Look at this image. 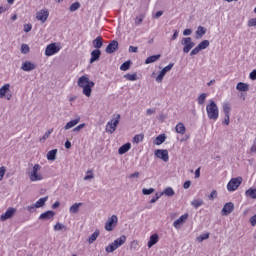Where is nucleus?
Listing matches in <instances>:
<instances>
[{
	"label": "nucleus",
	"instance_id": "obj_1",
	"mask_svg": "<svg viewBox=\"0 0 256 256\" xmlns=\"http://www.w3.org/2000/svg\"><path fill=\"white\" fill-rule=\"evenodd\" d=\"M77 85L80 89H83L82 93L85 97H91L93 87H95V82L91 81L87 75L81 76L77 81Z\"/></svg>",
	"mask_w": 256,
	"mask_h": 256
},
{
	"label": "nucleus",
	"instance_id": "obj_2",
	"mask_svg": "<svg viewBox=\"0 0 256 256\" xmlns=\"http://www.w3.org/2000/svg\"><path fill=\"white\" fill-rule=\"evenodd\" d=\"M206 113L211 121L219 119V106H217L214 100H210V103L206 106Z\"/></svg>",
	"mask_w": 256,
	"mask_h": 256
},
{
	"label": "nucleus",
	"instance_id": "obj_3",
	"mask_svg": "<svg viewBox=\"0 0 256 256\" xmlns=\"http://www.w3.org/2000/svg\"><path fill=\"white\" fill-rule=\"evenodd\" d=\"M41 171V165L35 164L32 168L31 173L29 174V179L32 182L35 181H43V176L41 174H38L37 172Z\"/></svg>",
	"mask_w": 256,
	"mask_h": 256
},
{
	"label": "nucleus",
	"instance_id": "obj_4",
	"mask_svg": "<svg viewBox=\"0 0 256 256\" xmlns=\"http://www.w3.org/2000/svg\"><path fill=\"white\" fill-rule=\"evenodd\" d=\"M121 119V114H117L114 120H111L106 125V132L113 134L117 129V125H119V121Z\"/></svg>",
	"mask_w": 256,
	"mask_h": 256
},
{
	"label": "nucleus",
	"instance_id": "obj_5",
	"mask_svg": "<svg viewBox=\"0 0 256 256\" xmlns=\"http://www.w3.org/2000/svg\"><path fill=\"white\" fill-rule=\"evenodd\" d=\"M241 183H243V178L242 177H236V178H232L228 184H227V189L228 191H237V189H239Z\"/></svg>",
	"mask_w": 256,
	"mask_h": 256
},
{
	"label": "nucleus",
	"instance_id": "obj_6",
	"mask_svg": "<svg viewBox=\"0 0 256 256\" xmlns=\"http://www.w3.org/2000/svg\"><path fill=\"white\" fill-rule=\"evenodd\" d=\"M209 45H211L209 40H203L194 49H192V51L190 52V57L199 55V52L207 49V47H209Z\"/></svg>",
	"mask_w": 256,
	"mask_h": 256
},
{
	"label": "nucleus",
	"instance_id": "obj_7",
	"mask_svg": "<svg viewBox=\"0 0 256 256\" xmlns=\"http://www.w3.org/2000/svg\"><path fill=\"white\" fill-rule=\"evenodd\" d=\"M181 45H183V53H189L193 47H195V42L191 37L182 38Z\"/></svg>",
	"mask_w": 256,
	"mask_h": 256
},
{
	"label": "nucleus",
	"instance_id": "obj_8",
	"mask_svg": "<svg viewBox=\"0 0 256 256\" xmlns=\"http://www.w3.org/2000/svg\"><path fill=\"white\" fill-rule=\"evenodd\" d=\"M117 223H119V218L117 215H112L105 223L106 231H113L117 227Z\"/></svg>",
	"mask_w": 256,
	"mask_h": 256
},
{
	"label": "nucleus",
	"instance_id": "obj_9",
	"mask_svg": "<svg viewBox=\"0 0 256 256\" xmlns=\"http://www.w3.org/2000/svg\"><path fill=\"white\" fill-rule=\"evenodd\" d=\"M174 65H175L174 63H170L166 67H164L160 71L159 75L156 77V82L161 83L163 81V78L165 77V75H167V73H169V71H171L173 69Z\"/></svg>",
	"mask_w": 256,
	"mask_h": 256
},
{
	"label": "nucleus",
	"instance_id": "obj_10",
	"mask_svg": "<svg viewBox=\"0 0 256 256\" xmlns=\"http://www.w3.org/2000/svg\"><path fill=\"white\" fill-rule=\"evenodd\" d=\"M56 53H59V47H57V44L52 43L46 47V50H45L46 57H51L52 55H55Z\"/></svg>",
	"mask_w": 256,
	"mask_h": 256
},
{
	"label": "nucleus",
	"instance_id": "obj_11",
	"mask_svg": "<svg viewBox=\"0 0 256 256\" xmlns=\"http://www.w3.org/2000/svg\"><path fill=\"white\" fill-rule=\"evenodd\" d=\"M155 156L158 159H162V161H164V163H167V161H169V151L167 150H155Z\"/></svg>",
	"mask_w": 256,
	"mask_h": 256
},
{
	"label": "nucleus",
	"instance_id": "obj_12",
	"mask_svg": "<svg viewBox=\"0 0 256 256\" xmlns=\"http://www.w3.org/2000/svg\"><path fill=\"white\" fill-rule=\"evenodd\" d=\"M36 19L38 21H41V23H45V21H47V19H49V10L42 9L39 12H37Z\"/></svg>",
	"mask_w": 256,
	"mask_h": 256
},
{
	"label": "nucleus",
	"instance_id": "obj_13",
	"mask_svg": "<svg viewBox=\"0 0 256 256\" xmlns=\"http://www.w3.org/2000/svg\"><path fill=\"white\" fill-rule=\"evenodd\" d=\"M119 49V42L117 40H112L108 46L106 47L105 51L108 55L115 53Z\"/></svg>",
	"mask_w": 256,
	"mask_h": 256
},
{
	"label": "nucleus",
	"instance_id": "obj_14",
	"mask_svg": "<svg viewBox=\"0 0 256 256\" xmlns=\"http://www.w3.org/2000/svg\"><path fill=\"white\" fill-rule=\"evenodd\" d=\"M235 211V204L233 202H227L222 208V215H231V212Z\"/></svg>",
	"mask_w": 256,
	"mask_h": 256
},
{
	"label": "nucleus",
	"instance_id": "obj_15",
	"mask_svg": "<svg viewBox=\"0 0 256 256\" xmlns=\"http://www.w3.org/2000/svg\"><path fill=\"white\" fill-rule=\"evenodd\" d=\"M187 219H189V214L188 213L183 214L173 222V227H175V229H180L181 225H183V223H185Z\"/></svg>",
	"mask_w": 256,
	"mask_h": 256
},
{
	"label": "nucleus",
	"instance_id": "obj_16",
	"mask_svg": "<svg viewBox=\"0 0 256 256\" xmlns=\"http://www.w3.org/2000/svg\"><path fill=\"white\" fill-rule=\"evenodd\" d=\"M16 211L17 210L15 208H8L6 212L0 216V220L7 221V219H11V217L15 215Z\"/></svg>",
	"mask_w": 256,
	"mask_h": 256
},
{
	"label": "nucleus",
	"instance_id": "obj_17",
	"mask_svg": "<svg viewBox=\"0 0 256 256\" xmlns=\"http://www.w3.org/2000/svg\"><path fill=\"white\" fill-rule=\"evenodd\" d=\"M55 217V212L53 210H48L44 213H42L39 216L40 221H49L50 219H53Z\"/></svg>",
	"mask_w": 256,
	"mask_h": 256
},
{
	"label": "nucleus",
	"instance_id": "obj_18",
	"mask_svg": "<svg viewBox=\"0 0 256 256\" xmlns=\"http://www.w3.org/2000/svg\"><path fill=\"white\" fill-rule=\"evenodd\" d=\"M21 69L22 71L29 72L37 69V65L33 64L31 61H26L22 64Z\"/></svg>",
	"mask_w": 256,
	"mask_h": 256
},
{
	"label": "nucleus",
	"instance_id": "obj_19",
	"mask_svg": "<svg viewBox=\"0 0 256 256\" xmlns=\"http://www.w3.org/2000/svg\"><path fill=\"white\" fill-rule=\"evenodd\" d=\"M101 58V50L95 49L91 52L90 63H95V61H99Z\"/></svg>",
	"mask_w": 256,
	"mask_h": 256
},
{
	"label": "nucleus",
	"instance_id": "obj_20",
	"mask_svg": "<svg viewBox=\"0 0 256 256\" xmlns=\"http://www.w3.org/2000/svg\"><path fill=\"white\" fill-rule=\"evenodd\" d=\"M127 241V236L122 235L118 239L114 240L113 243L116 247V249H119L122 245H125V242Z\"/></svg>",
	"mask_w": 256,
	"mask_h": 256
},
{
	"label": "nucleus",
	"instance_id": "obj_21",
	"mask_svg": "<svg viewBox=\"0 0 256 256\" xmlns=\"http://www.w3.org/2000/svg\"><path fill=\"white\" fill-rule=\"evenodd\" d=\"M159 242V234H153L150 236V240L148 241V248L151 249L153 245H157Z\"/></svg>",
	"mask_w": 256,
	"mask_h": 256
},
{
	"label": "nucleus",
	"instance_id": "obj_22",
	"mask_svg": "<svg viewBox=\"0 0 256 256\" xmlns=\"http://www.w3.org/2000/svg\"><path fill=\"white\" fill-rule=\"evenodd\" d=\"M81 121V118L78 117L74 120L69 121L65 126L64 129L65 131L69 130V129H73V127H75V125H78V123Z\"/></svg>",
	"mask_w": 256,
	"mask_h": 256
},
{
	"label": "nucleus",
	"instance_id": "obj_23",
	"mask_svg": "<svg viewBox=\"0 0 256 256\" xmlns=\"http://www.w3.org/2000/svg\"><path fill=\"white\" fill-rule=\"evenodd\" d=\"M92 45L95 49H101L103 47V38L101 36L96 37L93 40Z\"/></svg>",
	"mask_w": 256,
	"mask_h": 256
},
{
	"label": "nucleus",
	"instance_id": "obj_24",
	"mask_svg": "<svg viewBox=\"0 0 256 256\" xmlns=\"http://www.w3.org/2000/svg\"><path fill=\"white\" fill-rule=\"evenodd\" d=\"M207 33V28L203 26H198L196 30V39H202V37Z\"/></svg>",
	"mask_w": 256,
	"mask_h": 256
},
{
	"label": "nucleus",
	"instance_id": "obj_25",
	"mask_svg": "<svg viewBox=\"0 0 256 256\" xmlns=\"http://www.w3.org/2000/svg\"><path fill=\"white\" fill-rule=\"evenodd\" d=\"M175 131L180 135H185V131H187V128H185V124H183L182 122H179L175 127Z\"/></svg>",
	"mask_w": 256,
	"mask_h": 256
},
{
	"label": "nucleus",
	"instance_id": "obj_26",
	"mask_svg": "<svg viewBox=\"0 0 256 256\" xmlns=\"http://www.w3.org/2000/svg\"><path fill=\"white\" fill-rule=\"evenodd\" d=\"M129 149H131V143L128 142V143L122 145L118 149V153H119V155H125V153H127V151H129Z\"/></svg>",
	"mask_w": 256,
	"mask_h": 256
},
{
	"label": "nucleus",
	"instance_id": "obj_27",
	"mask_svg": "<svg viewBox=\"0 0 256 256\" xmlns=\"http://www.w3.org/2000/svg\"><path fill=\"white\" fill-rule=\"evenodd\" d=\"M159 59H161V54L152 55L145 60V64L149 65L151 63H155V61H159Z\"/></svg>",
	"mask_w": 256,
	"mask_h": 256
},
{
	"label": "nucleus",
	"instance_id": "obj_28",
	"mask_svg": "<svg viewBox=\"0 0 256 256\" xmlns=\"http://www.w3.org/2000/svg\"><path fill=\"white\" fill-rule=\"evenodd\" d=\"M49 197L48 196H45L43 198H40L38 201H36V203L34 204L35 207L37 209L41 208V207H45V203H47Z\"/></svg>",
	"mask_w": 256,
	"mask_h": 256
},
{
	"label": "nucleus",
	"instance_id": "obj_29",
	"mask_svg": "<svg viewBox=\"0 0 256 256\" xmlns=\"http://www.w3.org/2000/svg\"><path fill=\"white\" fill-rule=\"evenodd\" d=\"M100 231L99 229H96L94 231V233L88 238V243L91 245L92 243H95V241H97V238L99 237L100 235Z\"/></svg>",
	"mask_w": 256,
	"mask_h": 256
},
{
	"label": "nucleus",
	"instance_id": "obj_30",
	"mask_svg": "<svg viewBox=\"0 0 256 256\" xmlns=\"http://www.w3.org/2000/svg\"><path fill=\"white\" fill-rule=\"evenodd\" d=\"M47 159L48 161H55L57 159V149L50 150L47 153Z\"/></svg>",
	"mask_w": 256,
	"mask_h": 256
},
{
	"label": "nucleus",
	"instance_id": "obj_31",
	"mask_svg": "<svg viewBox=\"0 0 256 256\" xmlns=\"http://www.w3.org/2000/svg\"><path fill=\"white\" fill-rule=\"evenodd\" d=\"M246 197H250V199H256V188H249L245 192Z\"/></svg>",
	"mask_w": 256,
	"mask_h": 256
},
{
	"label": "nucleus",
	"instance_id": "obj_32",
	"mask_svg": "<svg viewBox=\"0 0 256 256\" xmlns=\"http://www.w3.org/2000/svg\"><path fill=\"white\" fill-rule=\"evenodd\" d=\"M236 89L237 91H249V85L246 84V83H243V82H239L237 85H236Z\"/></svg>",
	"mask_w": 256,
	"mask_h": 256
},
{
	"label": "nucleus",
	"instance_id": "obj_33",
	"mask_svg": "<svg viewBox=\"0 0 256 256\" xmlns=\"http://www.w3.org/2000/svg\"><path fill=\"white\" fill-rule=\"evenodd\" d=\"M11 87L10 84H5L0 88V99H3L7 91H9V88Z\"/></svg>",
	"mask_w": 256,
	"mask_h": 256
},
{
	"label": "nucleus",
	"instance_id": "obj_34",
	"mask_svg": "<svg viewBox=\"0 0 256 256\" xmlns=\"http://www.w3.org/2000/svg\"><path fill=\"white\" fill-rule=\"evenodd\" d=\"M81 205H83V203H74L69 209L70 213H79V207H81Z\"/></svg>",
	"mask_w": 256,
	"mask_h": 256
},
{
	"label": "nucleus",
	"instance_id": "obj_35",
	"mask_svg": "<svg viewBox=\"0 0 256 256\" xmlns=\"http://www.w3.org/2000/svg\"><path fill=\"white\" fill-rule=\"evenodd\" d=\"M165 139H167L165 134H160L159 136L156 137L155 145H162V143H165Z\"/></svg>",
	"mask_w": 256,
	"mask_h": 256
},
{
	"label": "nucleus",
	"instance_id": "obj_36",
	"mask_svg": "<svg viewBox=\"0 0 256 256\" xmlns=\"http://www.w3.org/2000/svg\"><path fill=\"white\" fill-rule=\"evenodd\" d=\"M203 200L202 199H194L191 201V205L192 207H194V209H199V207H201V205H203Z\"/></svg>",
	"mask_w": 256,
	"mask_h": 256
},
{
	"label": "nucleus",
	"instance_id": "obj_37",
	"mask_svg": "<svg viewBox=\"0 0 256 256\" xmlns=\"http://www.w3.org/2000/svg\"><path fill=\"white\" fill-rule=\"evenodd\" d=\"M209 232L204 233V234H200L198 237H196V241L198 243H203V241H206V239H209Z\"/></svg>",
	"mask_w": 256,
	"mask_h": 256
},
{
	"label": "nucleus",
	"instance_id": "obj_38",
	"mask_svg": "<svg viewBox=\"0 0 256 256\" xmlns=\"http://www.w3.org/2000/svg\"><path fill=\"white\" fill-rule=\"evenodd\" d=\"M129 69H131V60H128V61L124 62L120 66V71H129Z\"/></svg>",
	"mask_w": 256,
	"mask_h": 256
},
{
	"label": "nucleus",
	"instance_id": "obj_39",
	"mask_svg": "<svg viewBox=\"0 0 256 256\" xmlns=\"http://www.w3.org/2000/svg\"><path fill=\"white\" fill-rule=\"evenodd\" d=\"M162 193L163 195H166V197H173V195H175V190L171 187H167Z\"/></svg>",
	"mask_w": 256,
	"mask_h": 256
},
{
	"label": "nucleus",
	"instance_id": "obj_40",
	"mask_svg": "<svg viewBox=\"0 0 256 256\" xmlns=\"http://www.w3.org/2000/svg\"><path fill=\"white\" fill-rule=\"evenodd\" d=\"M51 133H53V129H50L47 132H45L43 137L40 138V143H45V141H47V139H49V137L51 136Z\"/></svg>",
	"mask_w": 256,
	"mask_h": 256
},
{
	"label": "nucleus",
	"instance_id": "obj_41",
	"mask_svg": "<svg viewBox=\"0 0 256 256\" xmlns=\"http://www.w3.org/2000/svg\"><path fill=\"white\" fill-rule=\"evenodd\" d=\"M105 251L106 253H113V251H117V246H115L114 242H112L105 248Z\"/></svg>",
	"mask_w": 256,
	"mask_h": 256
},
{
	"label": "nucleus",
	"instance_id": "obj_42",
	"mask_svg": "<svg viewBox=\"0 0 256 256\" xmlns=\"http://www.w3.org/2000/svg\"><path fill=\"white\" fill-rule=\"evenodd\" d=\"M223 111H224L225 116L231 115V106H229V103L223 104Z\"/></svg>",
	"mask_w": 256,
	"mask_h": 256
},
{
	"label": "nucleus",
	"instance_id": "obj_43",
	"mask_svg": "<svg viewBox=\"0 0 256 256\" xmlns=\"http://www.w3.org/2000/svg\"><path fill=\"white\" fill-rule=\"evenodd\" d=\"M81 7V3L79 2H74L73 4L70 5L69 11H71V13L77 11L78 9H80Z\"/></svg>",
	"mask_w": 256,
	"mask_h": 256
},
{
	"label": "nucleus",
	"instance_id": "obj_44",
	"mask_svg": "<svg viewBox=\"0 0 256 256\" xmlns=\"http://www.w3.org/2000/svg\"><path fill=\"white\" fill-rule=\"evenodd\" d=\"M206 99H207V93H202V94L198 97V105H204Z\"/></svg>",
	"mask_w": 256,
	"mask_h": 256
},
{
	"label": "nucleus",
	"instance_id": "obj_45",
	"mask_svg": "<svg viewBox=\"0 0 256 256\" xmlns=\"http://www.w3.org/2000/svg\"><path fill=\"white\" fill-rule=\"evenodd\" d=\"M161 197H163V193L157 192V193L155 194V196H153L152 199L150 200V203H151V204L157 203V201H159V199H161Z\"/></svg>",
	"mask_w": 256,
	"mask_h": 256
},
{
	"label": "nucleus",
	"instance_id": "obj_46",
	"mask_svg": "<svg viewBox=\"0 0 256 256\" xmlns=\"http://www.w3.org/2000/svg\"><path fill=\"white\" fill-rule=\"evenodd\" d=\"M124 79H127V81H137V74H126L124 75Z\"/></svg>",
	"mask_w": 256,
	"mask_h": 256
},
{
	"label": "nucleus",
	"instance_id": "obj_47",
	"mask_svg": "<svg viewBox=\"0 0 256 256\" xmlns=\"http://www.w3.org/2000/svg\"><path fill=\"white\" fill-rule=\"evenodd\" d=\"M143 139H144L143 134H137V135L134 136L133 142L134 143H141V141H143Z\"/></svg>",
	"mask_w": 256,
	"mask_h": 256
},
{
	"label": "nucleus",
	"instance_id": "obj_48",
	"mask_svg": "<svg viewBox=\"0 0 256 256\" xmlns=\"http://www.w3.org/2000/svg\"><path fill=\"white\" fill-rule=\"evenodd\" d=\"M142 193H143V195H151V194L155 193V188H149V189L144 188L142 190Z\"/></svg>",
	"mask_w": 256,
	"mask_h": 256
},
{
	"label": "nucleus",
	"instance_id": "obj_49",
	"mask_svg": "<svg viewBox=\"0 0 256 256\" xmlns=\"http://www.w3.org/2000/svg\"><path fill=\"white\" fill-rule=\"evenodd\" d=\"M63 229H67V227L59 222L54 225V231H61Z\"/></svg>",
	"mask_w": 256,
	"mask_h": 256
},
{
	"label": "nucleus",
	"instance_id": "obj_50",
	"mask_svg": "<svg viewBox=\"0 0 256 256\" xmlns=\"http://www.w3.org/2000/svg\"><path fill=\"white\" fill-rule=\"evenodd\" d=\"M143 19H145V15L141 14L139 17L135 19V25H141L143 23Z\"/></svg>",
	"mask_w": 256,
	"mask_h": 256
},
{
	"label": "nucleus",
	"instance_id": "obj_51",
	"mask_svg": "<svg viewBox=\"0 0 256 256\" xmlns=\"http://www.w3.org/2000/svg\"><path fill=\"white\" fill-rule=\"evenodd\" d=\"M21 53H24V55H27V53H29V45L22 44L21 45Z\"/></svg>",
	"mask_w": 256,
	"mask_h": 256
},
{
	"label": "nucleus",
	"instance_id": "obj_52",
	"mask_svg": "<svg viewBox=\"0 0 256 256\" xmlns=\"http://www.w3.org/2000/svg\"><path fill=\"white\" fill-rule=\"evenodd\" d=\"M6 171H7V168H5V166L0 167V181H3Z\"/></svg>",
	"mask_w": 256,
	"mask_h": 256
},
{
	"label": "nucleus",
	"instance_id": "obj_53",
	"mask_svg": "<svg viewBox=\"0 0 256 256\" xmlns=\"http://www.w3.org/2000/svg\"><path fill=\"white\" fill-rule=\"evenodd\" d=\"M208 199H209L210 201H213V200L217 199V190H213V191L210 193V195L208 196Z\"/></svg>",
	"mask_w": 256,
	"mask_h": 256
},
{
	"label": "nucleus",
	"instance_id": "obj_54",
	"mask_svg": "<svg viewBox=\"0 0 256 256\" xmlns=\"http://www.w3.org/2000/svg\"><path fill=\"white\" fill-rule=\"evenodd\" d=\"M85 128V123H82L78 126H76L74 129H73V132L74 133H79V131H81V129H84Z\"/></svg>",
	"mask_w": 256,
	"mask_h": 256
},
{
	"label": "nucleus",
	"instance_id": "obj_55",
	"mask_svg": "<svg viewBox=\"0 0 256 256\" xmlns=\"http://www.w3.org/2000/svg\"><path fill=\"white\" fill-rule=\"evenodd\" d=\"M87 173H90V174H89V175H86V176L84 177V181H89V179H94V178H95V176L93 175V171L88 170Z\"/></svg>",
	"mask_w": 256,
	"mask_h": 256
},
{
	"label": "nucleus",
	"instance_id": "obj_56",
	"mask_svg": "<svg viewBox=\"0 0 256 256\" xmlns=\"http://www.w3.org/2000/svg\"><path fill=\"white\" fill-rule=\"evenodd\" d=\"M36 209L37 206H35V204L26 207V210H28L29 213H35Z\"/></svg>",
	"mask_w": 256,
	"mask_h": 256
},
{
	"label": "nucleus",
	"instance_id": "obj_57",
	"mask_svg": "<svg viewBox=\"0 0 256 256\" xmlns=\"http://www.w3.org/2000/svg\"><path fill=\"white\" fill-rule=\"evenodd\" d=\"M248 27H256V18L248 20Z\"/></svg>",
	"mask_w": 256,
	"mask_h": 256
},
{
	"label": "nucleus",
	"instance_id": "obj_58",
	"mask_svg": "<svg viewBox=\"0 0 256 256\" xmlns=\"http://www.w3.org/2000/svg\"><path fill=\"white\" fill-rule=\"evenodd\" d=\"M31 29H33V25H31V24H25L24 25V32L25 33H29L31 31Z\"/></svg>",
	"mask_w": 256,
	"mask_h": 256
},
{
	"label": "nucleus",
	"instance_id": "obj_59",
	"mask_svg": "<svg viewBox=\"0 0 256 256\" xmlns=\"http://www.w3.org/2000/svg\"><path fill=\"white\" fill-rule=\"evenodd\" d=\"M249 78H250L252 81H255V80H256V69L253 70V71L250 73Z\"/></svg>",
	"mask_w": 256,
	"mask_h": 256
},
{
	"label": "nucleus",
	"instance_id": "obj_60",
	"mask_svg": "<svg viewBox=\"0 0 256 256\" xmlns=\"http://www.w3.org/2000/svg\"><path fill=\"white\" fill-rule=\"evenodd\" d=\"M191 187V180H187L183 184V189H189Z\"/></svg>",
	"mask_w": 256,
	"mask_h": 256
},
{
	"label": "nucleus",
	"instance_id": "obj_61",
	"mask_svg": "<svg viewBox=\"0 0 256 256\" xmlns=\"http://www.w3.org/2000/svg\"><path fill=\"white\" fill-rule=\"evenodd\" d=\"M250 223L252 227H255L256 225V214L250 218Z\"/></svg>",
	"mask_w": 256,
	"mask_h": 256
},
{
	"label": "nucleus",
	"instance_id": "obj_62",
	"mask_svg": "<svg viewBox=\"0 0 256 256\" xmlns=\"http://www.w3.org/2000/svg\"><path fill=\"white\" fill-rule=\"evenodd\" d=\"M191 33H193V30H191V29H185V30L183 31V35H184L185 37H188V35H191Z\"/></svg>",
	"mask_w": 256,
	"mask_h": 256
},
{
	"label": "nucleus",
	"instance_id": "obj_63",
	"mask_svg": "<svg viewBox=\"0 0 256 256\" xmlns=\"http://www.w3.org/2000/svg\"><path fill=\"white\" fill-rule=\"evenodd\" d=\"M137 51H138V48H137V47H135V46H129V52H130V53H137Z\"/></svg>",
	"mask_w": 256,
	"mask_h": 256
},
{
	"label": "nucleus",
	"instance_id": "obj_64",
	"mask_svg": "<svg viewBox=\"0 0 256 256\" xmlns=\"http://www.w3.org/2000/svg\"><path fill=\"white\" fill-rule=\"evenodd\" d=\"M251 153H256V139L254 140L253 145L250 148Z\"/></svg>",
	"mask_w": 256,
	"mask_h": 256
}]
</instances>
